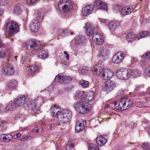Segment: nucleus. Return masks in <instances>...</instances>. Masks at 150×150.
I'll return each instance as SVG.
<instances>
[{"mask_svg": "<svg viewBox=\"0 0 150 150\" xmlns=\"http://www.w3.org/2000/svg\"><path fill=\"white\" fill-rule=\"evenodd\" d=\"M114 105L115 108L119 110H123L129 108L132 104V101L127 97H123L120 100L115 101Z\"/></svg>", "mask_w": 150, "mask_h": 150, "instance_id": "obj_1", "label": "nucleus"}, {"mask_svg": "<svg viewBox=\"0 0 150 150\" xmlns=\"http://www.w3.org/2000/svg\"><path fill=\"white\" fill-rule=\"evenodd\" d=\"M89 103L85 101L76 103L74 105L75 109L79 113L81 114H85L87 113L89 110Z\"/></svg>", "mask_w": 150, "mask_h": 150, "instance_id": "obj_2", "label": "nucleus"}, {"mask_svg": "<svg viewBox=\"0 0 150 150\" xmlns=\"http://www.w3.org/2000/svg\"><path fill=\"white\" fill-rule=\"evenodd\" d=\"M72 116L71 112L69 110H64L57 117L59 123L65 125L70 120Z\"/></svg>", "mask_w": 150, "mask_h": 150, "instance_id": "obj_3", "label": "nucleus"}, {"mask_svg": "<svg viewBox=\"0 0 150 150\" xmlns=\"http://www.w3.org/2000/svg\"><path fill=\"white\" fill-rule=\"evenodd\" d=\"M58 6L59 10L64 13L67 12L73 7L72 4L69 0H60Z\"/></svg>", "mask_w": 150, "mask_h": 150, "instance_id": "obj_4", "label": "nucleus"}, {"mask_svg": "<svg viewBox=\"0 0 150 150\" xmlns=\"http://www.w3.org/2000/svg\"><path fill=\"white\" fill-rule=\"evenodd\" d=\"M6 28L8 30V34L12 36L19 31V26L15 21H10L6 25Z\"/></svg>", "mask_w": 150, "mask_h": 150, "instance_id": "obj_5", "label": "nucleus"}, {"mask_svg": "<svg viewBox=\"0 0 150 150\" xmlns=\"http://www.w3.org/2000/svg\"><path fill=\"white\" fill-rule=\"evenodd\" d=\"M1 71L4 75L8 76H11L14 72V69L13 66L11 64L4 62L2 66Z\"/></svg>", "mask_w": 150, "mask_h": 150, "instance_id": "obj_6", "label": "nucleus"}, {"mask_svg": "<svg viewBox=\"0 0 150 150\" xmlns=\"http://www.w3.org/2000/svg\"><path fill=\"white\" fill-rule=\"evenodd\" d=\"M131 71L121 69L118 70L116 72L117 77L121 79H127L131 76Z\"/></svg>", "mask_w": 150, "mask_h": 150, "instance_id": "obj_7", "label": "nucleus"}, {"mask_svg": "<svg viewBox=\"0 0 150 150\" xmlns=\"http://www.w3.org/2000/svg\"><path fill=\"white\" fill-rule=\"evenodd\" d=\"M25 46L28 50L33 51L38 50L40 47L38 42L31 40L26 42Z\"/></svg>", "mask_w": 150, "mask_h": 150, "instance_id": "obj_8", "label": "nucleus"}, {"mask_svg": "<svg viewBox=\"0 0 150 150\" xmlns=\"http://www.w3.org/2000/svg\"><path fill=\"white\" fill-rule=\"evenodd\" d=\"M125 56V53L120 51L114 54L112 57V62L115 64H118L121 63L123 60Z\"/></svg>", "mask_w": 150, "mask_h": 150, "instance_id": "obj_9", "label": "nucleus"}, {"mask_svg": "<svg viewBox=\"0 0 150 150\" xmlns=\"http://www.w3.org/2000/svg\"><path fill=\"white\" fill-rule=\"evenodd\" d=\"M116 86L115 82L110 80L107 81L103 86L104 91L109 92L112 91Z\"/></svg>", "mask_w": 150, "mask_h": 150, "instance_id": "obj_10", "label": "nucleus"}, {"mask_svg": "<svg viewBox=\"0 0 150 150\" xmlns=\"http://www.w3.org/2000/svg\"><path fill=\"white\" fill-rule=\"evenodd\" d=\"M86 121L83 119L79 120L76 124L75 131L76 132H79L82 131L85 128Z\"/></svg>", "mask_w": 150, "mask_h": 150, "instance_id": "obj_11", "label": "nucleus"}, {"mask_svg": "<svg viewBox=\"0 0 150 150\" xmlns=\"http://www.w3.org/2000/svg\"><path fill=\"white\" fill-rule=\"evenodd\" d=\"M36 100H30L28 102L27 105L32 109L34 113L38 114L40 109L36 106Z\"/></svg>", "mask_w": 150, "mask_h": 150, "instance_id": "obj_12", "label": "nucleus"}, {"mask_svg": "<svg viewBox=\"0 0 150 150\" xmlns=\"http://www.w3.org/2000/svg\"><path fill=\"white\" fill-rule=\"evenodd\" d=\"M26 98L23 95H20L16 98L13 101L17 107L21 106L25 103Z\"/></svg>", "mask_w": 150, "mask_h": 150, "instance_id": "obj_13", "label": "nucleus"}, {"mask_svg": "<svg viewBox=\"0 0 150 150\" xmlns=\"http://www.w3.org/2000/svg\"><path fill=\"white\" fill-rule=\"evenodd\" d=\"M40 24L38 20H34L29 25V28L31 31L33 32H37L39 30Z\"/></svg>", "mask_w": 150, "mask_h": 150, "instance_id": "obj_14", "label": "nucleus"}, {"mask_svg": "<svg viewBox=\"0 0 150 150\" xmlns=\"http://www.w3.org/2000/svg\"><path fill=\"white\" fill-rule=\"evenodd\" d=\"M94 73L97 75H100L102 74L104 71V66L103 64L101 63H99L96 65L95 67Z\"/></svg>", "mask_w": 150, "mask_h": 150, "instance_id": "obj_15", "label": "nucleus"}, {"mask_svg": "<svg viewBox=\"0 0 150 150\" xmlns=\"http://www.w3.org/2000/svg\"><path fill=\"white\" fill-rule=\"evenodd\" d=\"M94 6L98 9L106 10L108 8L107 5L100 0H96L94 2Z\"/></svg>", "mask_w": 150, "mask_h": 150, "instance_id": "obj_16", "label": "nucleus"}, {"mask_svg": "<svg viewBox=\"0 0 150 150\" xmlns=\"http://www.w3.org/2000/svg\"><path fill=\"white\" fill-rule=\"evenodd\" d=\"M51 115L53 117L57 116L60 114L62 112L61 111V109L59 106L54 105L51 108Z\"/></svg>", "mask_w": 150, "mask_h": 150, "instance_id": "obj_17", "label": "nucleus"}, {"mask_svg": "<svg viewBox=\"0 0 150 150\" xmlns=\"http://www.w3.org/2000/svg\"><path fill=\"white\" fill-rule=\"evenodd\" d=\"M109 54V52L107 49L102 48L100 50L98 56L101 59H104L108 57Z\"/></svg>", "mask_w": 150, "mask_h": 150, "instance_id": "obj_18", "label": "nucleus"}, {"mask_svg": "<svg viewBox=\"0 0 150 150\" xmlns=\"http://www.w3.org/2000/svg\"><path fill=\"white\" fill-rule=\"evenodd\" d=\"M93 6L90 4L84 7L82 9V13L84 16H87L90 14L93 9Z\"/></svg>", "mask_w": 150, "mask_h": 150, "instance_id": "obj_19", "label": "nucleus"}, {"mask_svg": "<svg viewBox=\"0 0 150 150\" xmlns=\"http://www.w3.org/2000/svg\"><path fill=\"white\" fill-rule=\"evenodd\" d=\"M86 95V93L84 91H77L75 95V98L77 100L80 102L82 100L84 101Z\"/></svg>", "mask_w": 150, "mask_h": 150, "instance_id": "obj_20", "label": "nucleus"}, {"mask_svg": "<svg viewBox=\"0 0 150 150\" xmlns=\"http://www.w3.org/2000/svg\"><path fill=\"white\" fill-rule=\"evenodd\" d=\"M113 75V72L110 70L108 69L104 71L102 75L103 79L105 80L110 79Z\"/></svg>", "mask_w": 150, "mask_h": 150, "instance_id": "obj_21", "label": "nucleus"}, {"mask_svg": "<svg viewBox=\"0 0 150 150\" xmlns=\"http://www.w3.org/2000/svg\"><path fill=\"white\" fill-rule=\"evenodd\" d=\"M18 85V82L15 79H12L7 83V87L9 89L16 88Z\"/></svg>", "mask_w": 150, "mask_h": 150, "instance_id": "obj_22", "label": "nucleus"}, {"mask_svg": "<svg viewBox=\"0 0 150 150\" xmlns=\"http://www.w3.org/2000/svg\"><path fill=\"white\" fill-rule=\"evenodd\" d=\"M107 142L106 138L102 136H98L96 139V142L97 144L100 146L104 145Z\"/></svg>", "mask_w": 150, "mask_h": 150, "instance_id": "obj_23", "label": "nucleus"}, {"mask_svg": "<svg viewBox=\"0 0 150 150\" xmlns=\"http://www.w3.org/2000/svg\"><path fill=\"white\" fill-rule=\"evenodd\" d=\"M86 31L88 36H91L94 31L92 25L89 23H87L86 25Z\"/></svg>", "mask_w": 150, "mask_h": 150, "instance_id": "obj_24", "label": "nucleus"}, {"mask_svg": "<svg viewBox=\"0 0 150 150\" xmlns=\"http://www.w3.org/2000/svg\"><path fill=\"white\" fill-rule=\"evenodd\" d=\"M134 10V9L130 8L129 6H127L123 8L121 10V13L123 15L129 14Z\"/></svg>", "mask_w": 150, "mask_h": 150, "instance_id": "obj_25", "label": "nucleus"}, {"mask_svg": "<svg viewBox=\"0 0 150 150\" xmlns=\"http://www.w3.org/2000/svg\"><path fill=\"white\" fill-rule=\"evenodd\" d=\"M38 70V67L36 65H33L28 67L27 70L28 74L31 75L33 74Z\"/></svg>", "mask_w": 150, "mask_h": 150, "instance_id": "obj_26", "label": "nucleus"}, {"mask_svg": "<svg viewBox=\"0 0 150 150\" xmlns=\"http://www.w3.org/2000/svg\"><path fill=\"white\" fill-rule=\"evenodd\" d=\"M13 138V136L10 134L7 135L2 134L0 135V139L5 142H8L11 140Z\"/></svg>", "mask_w": 150, "mask_h": 150, "instance_id": "obj_27", "label": "nucleus"}, {"mask_svg": "<svg viewBox=\"0 0 150 150\" xmlns=\"http://www.w3.org/2000/svg\"><path fill=\"white\" fill-rule=\"evenodd\" d=\"M17 107L14 101H11L6 106L5 110L6 111H11L13 110Z\"/></svg>", "mask_w": 150, "mask_h": 150, "instance_id": "obj_28", "label": "nucleus"}, {"mask_svg": "<svg viewBox=\"0 0 150 150\" xmlns=\"http://www.w3.org/2000/svg\"><path fill=\"white\" fill-rule=\"evenodd\" d=\"M92 39L94 42L98 39H99L100 40L99 44L103 42V40L102 39V36L99 33H94L92 36Z\"/></svg>", "mask_w": 150, "mask_h": 150, "instance_id": "obj_29", "label": "nucleus"}, {"mask_svg": "<svg viewBox=\"0 0 150 150\" xmlns=\"http://www.w3.org/2000/svg\"><path fill=\"white\" fill-rule=\"evenodd\" d=\"M47 51L44 50H40L38 53V57L41 59L45 58L47 57Z\"/></svg>", "mask_w": 150, "mask_h": 150, "instance_id": "obj_30", "label": "nucleus"}, {"mask_svg": "<svg viewBox=\"0 0 150 150\" xmlns=\"http://www.w3.org/2000/svg\"><path fill=\"white\" fill-rule=\"evenodd\" d=\"M120 25V23L117 21H113L109 23V26L110 30H114Z\"/></svg>", "mask_w": 150, "mask_h": 150, "instance_id": "obj_31", "label": "nucleus"}, {"mask_svg": "<svg viewBox=\"0 0 150 150\" xmlns=\"http://www.w3.org/2000/svg\"><path fill=\"white\" fill-rule=\"evenodd\" d=\"M94 96V92H89L87 93L86 96H85V100L88 101H91L93 99Z\"/></svg>", "mask_w": 150, "mask_h": 150, "instance_id": "obj_32", "label": "nucleus"}, {"mask_svg": "<svg viewBox=\"0 0 150 150\" xmlns=\"http://www.w3.org/2000/svg\"><path fill=\"white\" fill-rule=\"evenodd\" d=\"M74 147V144L73 141L71 140L69 141L65 147L66 150H71Z\"/></svg>", "mask_w": 150, "mask_h": 150, "instance_id": "obj_33", "label": "nucleus"}, {"mask_svg": "<svg viewBox=\"0 0 150 150\" xmlns=\"http://www.w3.org/2000/svg\"><path fill=\"white\" fill-rule=\"evenodd\" d=\"M126 38L127 41L130 42L134 41L135 38V35L131 33H129L127 34Z\"/></svg>", "mask_w": 150, "mask_h": 150, "instance_id": "obj_34", "label": "nucleus"}, {"mask_svg": "<svg viewBox=\"0 0 150 150\" xmlns=\"http://www.w3.org/2000/svg\"><path fill=\"white\" fill-rule=\"evenodd\" d=\"M148 34L149 33L146 31H142L137 35L136 38L139 39L147 36Z\"/></svg>", "mask_w": 150, "mask_h": 150, "instance_id": "obj_35", "label": "nucleus"}, {"mask_svg": "<svg viewBox=\"0 0 150 150\" xmlns=\"http://www.w3.org/2000/svg\"><path fill=\"white\" fill-rule=\"evenodd\" d=\"M54 81L56 82L63 83V74L57 75L55 78Z\"/></svg>", "mask_w": 150, "mask_h": 150, "instance_id": "obj_36", "label": "nucleus"}, {"mask_svg": "<svg viewBox=\"0 0 150 150\" xmlns=\"http://www.w3.org/2000/svg\"><path fill=\"white\" fill-rule=\"evenodd\" d=\"M85 39V38L84 36L81 35H78L76 37L75 40L79 43H81L83 42Z\"/></svg>", "mask_w": 150, "mask_h": 150, "instance_id": "obj_37", "label": "nucleus"}, {"mask_svg": "<svg viewBox=\"0 0 150 150\" xmlns=\"http://www.w3.org/2000/svg\"><path fill=\"white\" fill-rule=\"evenodd\" d=\"M142 147L144 150H150V143L148 142L144 143Z\"/></svg>", "mask_w": 150, "mask_h": 150, "instance_id": "obj_38", "label": "nucleus"}, {"mask_svg": "<svg viewBox=\"0 0 150 150\" xmlns=\"http://www.w3.org/2000/svg\"><path fill=\"white\" fill-rule=\"evenodd\" d=\"M14 12L16 15H18L21 13V10L19 6H15L14 9Z\"/></svg>", "mask_w": 150, "mask_h": 150, "instance_id": "obj_39", "label": "nucleus"}, {"mask_svg": "<svg viewBox=\"0 0 150 150\" xmlns=\"http://www.w3.org/2000/svg\"><path fill=\"white\" fill-rule=\"evenodd\" d=\"M89 82L85 80H82L80 82V84L83 88H87L89 86Z\"/></svg>", "mask_w": 150, "mask_h": 150, "instance_id": "obj_40", "label": "nucleus"}, {"mask_svg": "<svg viewBox=\"0 0 150 150\" xmlns=\"http://www.w3.org/2000/svg\"><path fill=\"white\" fill-rule=\"evenodd\" d=\"M88 150H99L98 146L95 144H91L89 146Z\"/></svg>", "mask_w": 150, "mask_h": 150, "instance_id": "obj_41", "label": "nucleus"}, {"mask_svg": "<svg viewBox=\"0 0 150 150\" xmlns=\"http://www.w3.org/2000/svg\"><path fill=\"white\" fill-rule=\"evenodd\" d=\"M141 74L140 71L138 70H134L132 72L131 71V76L134 77H137L139 76Z\"/></svg>", "mask_w": 150, "mask_h": 150, "instance_id": "obj_42", "label": "nucleus"}, {"mask_svg": "<svg viewBox=\"0 0 150 150\" xmlns=\"http://www.w3.org/2000/svg\"><path fill=\"white\" fill-rule=\"evenodd\" d=\"M63 83H67L68 81H71V78L69 76H64L63 75Z\"/></svg>", "mask_w": 150, "mask_h": 150, "instance_id": "obj_43", "label": "nucleus"}, {"mask_svg": "<svg viewBox=\"0 0 150 150\" xmlns=\"http://www.w3.org/2000/svg\"><path fill=\"white\" fill-rule=\"evenodd\" d=\"M38 0H25V4L27 5H31L34 4Z\"/></svg>", "mask_w": 150, "mask_h": 150, "instance_id": "obj_44", "label": "nucleus"}, {"mask_svg": "<svg viewBox=\"0 0 150 150\" xmlns=\"http://www.w3.org/2000/svg\"><path fill=\"white\" fill-rule=\"evenodd\" d=\"M43 130L42 128L41 127H36L33 129V132H35L36 133H40L42 132Z\"/></svg>", "mask_w": 150, "mask_h": 150, "instance_id": "obj_45", "label": "nucleus"}, {"mask_svg": "<svg viewBox=\"0 0 150 150\" xmlns=\"http://www.w3.org/2000/svg\"><path fill=\"white\" fill-rule=\"evenodd\" d=\"M88 71V68L86 67H83L81 69V74H84L87 73Z\"/></svg>", "mask_w": 150, "mask_h": 150, "instance_id": "obj_46", "label": "nucleus"}, {"mask_svg": "<svg viewBox=\"0 0 150 150\" xmlns=\"http://www.w3.org/2000/svg\"><path fill=\"white\" fill-rule=\"evenodd\" d=\"M32 137L30 136H22L20 138V140L22 141H24L28 139H30L32 138Z\"/></svg>", "mask_w": 150, "mask_h": 150, "instance_id": "obj_47", "label": "nucleus"}, {"mask_svg": "<svg viewBox=\"0 0 150 150\" xmlns=\"http://www.w3.org/2000/svg\"><path fill=\"white\" fill-rule=\"evenodd\" d=\"M6 0H0V6H4L6 5L7 3Z\"/></svg>", "mask_w": 150, "mask_h": 150, "instance_id": "obj_48", "label": "nucleus"}, {"mask_svg": "<svg viewBox=\"0 0 150 150\" xmlns=\"http://www.w3.org/2000/svg\"><path fill=\"white\" fill-rule=\"evenodd\" d=\"M6 55V53L4 51H2L0 52V59L4 57Z\"/></svg>", "mask_w": 150, "mask_h": 150, "instance_id": "obj_49", "label": "nucleus"}, {"mask_svg": "<svg viewBox=\"0 0 150 150\" xmlns=\"http://www.w3.org/2000/svg\"><path fill=\"white\" fill-rule=\"evenodd\" d=\"M145 72L146 75L150 77V68L146 69L145 70Z\"/></svg>", "mask_w": 150, "mask_h": 150, "instance_id": "obj_50", "label": "nucleus"}, {"mask_svg": "<svg viewBox=\"0 0 150 150\" xmlns=\"http://www.w3.org/2000/svg\"><path fill=\"white\" fill-rule=\"evenodd\" d=\"M28 56V54H27L26 56H25V59H24V58H22L21 59V60L23 62V64H24L25 63V62H26V61H29V60H27L28 58H26V57H27Z\"/></svg>", "mask_w": 150, "mask_h": 150, "instance_id": "obj_51", "label": "nucleus"}, {"mask_svg": "<svg viewBox=\"0 0 150 150\" xmlns=\"http://www.w3.org/2000/svg\"><path fill=\"white\" fill-rule=\"evenodd\" d=\"M5 122L3 120L0 121V127L4 126L5 124Z\"/></svg>", "mask_w": 150, "mask_h": 150, "instance_id": "obj_52", "label": "nucleus"}, {"mask_svg": "<svg viewBox=\"0 0 150 150\" xmlns=\"http://www.w3.org/2000/svg\"><path fill=\"white\" fill-rule=\"evenodd\" d=\"M100 40H99V39H98L97 40H96V41H94V42H95L96 43L97 45H101L102 43L103 42H101V43H100V44H99V41H100Z\"/></svg>", "mask_w": 150, "mask_h": 150, "instance_id": "obj_53", "label": "nucleus"}, {"mask_svg": "<svg viewBox=\"0 0 150 150\" xmlns=\"http://www.w3.org/2000/svg\"><path fill=\"white\" fill-rule=\"evenodd\" d=\"M55 127V124L54 123H52L51 124L50 126V129L51 130L53 129Z\"/></svg>", "mask_w": 150, "mask_h": 150, "instance_id": "obj_54", "label": "nucleus"}, {"mask_svg": "<svg viewBox=\"0 0 150 150\" xmlns=\"http://www.w3.org/2000/svg\"><path fill=\"white\" fill-rule=\"evenodd\" d=\"M100 21L101 22L105 23L106 22V20L103 19L99 18Z\"/></svg>", "mask_w": 150, "mask_h": 150, "instance_id": "obj_55", "label": "nucleus"}, {"mask_svg": "<svg viewBox=\"0 0 150 150\" xmlns=\"http://www.w3.org/2000/svg\"><path fill=\"white\" fill-rule=\"evenodd\" d=\"M62 31L63 34H66L67 30L66 29H62Z\"/></svg>", "mask_w": 150, "mask_h": 150, "instance_id": "obj_56", "label": "nucleus"}, {"mask_svg": "<svg viewBox=\"0 0 150 150\" xmlns=\"http://www.w3.org/2000/svg\"><path fill=\"white\" fill-rule=\"evenodd\" d=\"M146 56L149 59H150V51L148 54L146 53Z\"/></svg>", "mask_w": 150, "mask_h": 150, "instance_id": "obj_57", "label": "nucleus"}, {"mask_svg": "<svg viewBox=\"0 0 150 150\" xmlns=\"http://www.w3.org/2000/svg\"><path fill=\"white\" fill-rule=\"evenodd\" d=\"M4 13V11L3 9H0V16L2 15Z\"/></svg>", "mask_w": 150, "mask_h": 150, "instance_id": "obj_58", "label": "nucleus"}, {"mask_svg": "<svg viewBox=\"0 0 150 150\" xmlns=\"http://www.w3.org/2000/svg\"><path fill=\"white\" fill-rule=\"evenodd\" d=\"M21 136V134L19 133H18L16 134V137L18 138Z\"/></svg>", "mask_w": 150, "mask_h": 150, "instance_id": "obj_59", "label": "nucleus"}, {"mask_svg": "<svg viewBox=\"0 0 150 150\" xmlns=\"http://www.w3.org/2000/svg\"><path fill=\"white\" fill-rule=\"evenodd\" d=\"M141 86L139 85H137V88H135V90L136 91H137L139 89L141 88Z\"/></svg>", "mask_w": 150, "mask_h": 150, "instance_id": "obj_60", "label": "nucleus"}, {"mask_svg": "<svg viewBox=\"0 0 150 150\" xmlns=\"http://www.w3.org/2000/svg\"><path fill=\"white\" fill-rule=\"evenodd\" d=\"M110 105L108 104H107L105 106V108H108L110 107Z\"/></svg>", "mask_w": 150, "mask_h": 150, "instance_id": "obj_61", "label": "nucleus"}, {"mask_svg": "<svg viewBox=\"0 0 150 150\" xmlns=\"http://www.w3.org/2000/svg\"><path fill=\"white\" fill-rule=\"evenodd\" d=\"M66 55V57L67 58V59L68 60L69 59V55L68 54Z\"/></svg>", "mask_w": 150, "mask_h": 150, "instance_id": "obj_62", "label": "nucleus"}, {"mask_svg": "<svg viewBox=\"0 0 150 150\" xmlns=\"http://www.w3.org/2000/svg\"><path fill=\"white\" fill-rule=\"evenodd\" d=\"M2 107V105L1 104H0V112H1V108Z\"/></svg>", "mask_w": 150, "mask_h": 150, "instance_id": "obj_63", "label": "nucleus"}, {"mask_svg": "<svg viewBox=\"0 0 150 150\" xmlns=\"http://www.w3.org/2000/svg\"><path fill=\"white\" fill-rule=\"evenodd\" d=\"M64 54L67 55V52L66 51H64Z\"/></svg>", "mask_w": 150, "mask_h": 150, "instance_id": "obj_64", "label": "nucleus"}]
</instances>
